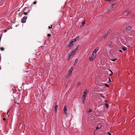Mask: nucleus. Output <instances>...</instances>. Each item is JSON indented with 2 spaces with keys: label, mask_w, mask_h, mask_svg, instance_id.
Returning a JSON list of instances; mask_svg holds the SVG:
<instances>
[{
  "label": "nucleus",
  "mask_w": 135,
  "mask_h": 135,
  "mask_svg": "<svg viewBox=\"0 0 135 135\" xmlns=\"http://www.w3.org/2000/svg\"><path fill=\"white\" fill-rule=\"evenodd\" d=\"M117 59H114L111 60L112 61H114L115 60H116Z\"/></svg>",
  "instance_id": "26"
},
{
  "label": "nucleus",
  "mask_w": 135,
  "mask_h": 135,
  "mask_svg": "<svg viewBox=\"0 0 135 135\" xmlns=\"http://www.w3.org/2000/svg\"><path fill=\"white\" fill-rule=\"evenodd\" d=\"M23 13L24 15H26L28 13H27V12H24Z\"/></svg>",
  "instance_id": "22"
},
{
  "label": "nucleus",
  "mask_w": 135,
  "mask_h": 135,
  "mask_svg": "<svg viewBox=\"0 0 135 135\" xmlns=\"http://www.w3.org/2000/svg\"><path fill=\"white\" fill-rule=\"evenodd\" d=\"M99 48L97 47L93 51V53H94L95 54H97V52Z\"/></svg>",
  "instance_id": "11"
},
{
  "label": "nucleus",
  "mask_w": 135,
  "mask_h": 135,
  "mask_svg": "<svg viewBox=\"0 0 135 135\" xmlns=\"http://www.w3.org/2000/svg\"><path fill=\"white\" fill-rule=\"evenodd\" d=\"M73 40L74 41V42L76 41L77 40L76 39V38L74 39Z\"/></svg>",
  "instance_id": "27"
},
{
  "label": "nucleus",
  "mask_w": 135,
  "mask_h": 135,
  "mask_svg": "<svg viewBox=\"0 0 135 135\" xmlns=\"http://www.w3.org/2000/svg\"><path fill=\"white\" fill-rule=\"evenodd\" d=\"M4 32H6V30H4Z\"/></svg>",
  "instance_id": "36"
},
{
  "label": "nucleus",
  "mask_w": 135,
  "mask_h": 135,
  "mask_svg": "<svg viewBox=\"0 0 135 135\" xmlns=\"http://www.w3.org/2000/svg\"><path fill=\"white\" fill-rule=\"evenodd\" d=\"M27 18L26 16H24L21 19V22L22 23H25L26 22Z\"/></svg>",
  "instance_id": "5"
},
{
  "label": "nucleus",
  "mask_w": 135,
  "mask_h": 135,
  "mask_svg": "<svg viewBox=\"0 0 135 135\" xmlns=\"http://www.w3.org/2000/svg\"><path fill=\"white\" fill-rule=\"evenodd\" d=\"M87 90L86 89H85L83 94L82 96V99L83 101L82 102V104H85V100L86 96L87 94Z\"/></svg>",
  "instance_id": "1"
},
{
  "label": "nucleus",
  "mask_w": 135,
  "mask_h": 135,
  "mask_svg": "<svg viewBox=\"0 0 135 135\" xmlns=\"http://www.w3.org/2000/svg\"><path fill=\"white\" fill-rule=\"evenodd\" d=\"M119 51L120 52H122V50H119Z\"/></svg>",
  "instance_id": "39"
},
{
  "label": "nucleus",
  "mask_w": 135,
  "mask_h": 135,
  "mask_svg": "<svg viewBox=\"0 0 135 135\" xmlns=\"http://www.w3.org/2000/svg\"><path fill=\"white\" fill-rule=\"evenodd\" d=\"M109 83H110L111 82V79H110V78H109Z\"/></svg>",
  "instance_id": "28"
},
{
  "label": "nucleus",
  "mask_w": 135,
  "mask_h": 135,
  "mask_svg": "<svg viewBox=\"0 0 135 135\" xmlns=\"http://www.w3.org/2000/svg\"><path fill=\"white\" fill-rule=\"evenodd\" d=\"M130 13L129 11H126L124 12L123 13V15L125 16H127Z\"/></svg>",
  "instance_id": "8"
},
{
  "label": "nucleus",
  "mask_w": 135,
  "mask_h": 135,
  "mask_svg": "<svg viewBox=\"0 0 135 135\" xmlns=\"http://www.w3.org/2000/svg\"><path fill=\"white\" fill-rule=\"evenodd\" d=\"M73 40H71V41H70L69 44L68 45V48L70 47L73 45Z\"/></svg>",
  "instance_id": "6"
},
{
  "label": "nucleus",
  "mask_w": 135,
  "mask_h": 135,
  "mask_svg": "<svg viewBox=\"0 0 135 135\" xmlns=\"http://www.w3.org/2000/svg\"><path fill=\"white\" fill-rule=\"evenodd\" d=\"M126 28L127 30L129 31L131 29L132 27L130 26H126Z\"/></svg>",
  "instance_id": "12"
},
{
  "label": "nucleus",
  "mask_w": 135,
  "mask_h": 135,
  "mask_svg": "<svg viewBox=\"0 0 135 135\" xmlns=\"http://www.w3.org/2000/svg\"><path fill=\"white\" fill-rule=\"evenodd\" d=\"M74 69V68L73 67H71V68L69 70V71L68 74V76H70L71 73L73 71V69Z\"/></svg>",
  "instance_id": "3"
},
{
  "label": "nucleus",
  "mask_w": 135,
  "mask_h": 135,
  "mask_svg": "<svg viewBox=\"0 0 135 135\" xmlns=\"http://www.w3.org/2000/svg\"><path fill=\"white\" fill-rule=\"evenodd\" d=\"M105 102H106V103H107V100H105Z\"/></svg>",
  "instance_id": "38"
},
{
  "label": "nucleus",
  "mask_w": 135,
  "mask_h": 135,
  "mask_svg": "<svg viewBox=\"0 0 135 135\" xmlns=\"http://www.w3.org/2000/svg\"><path fill=\"white\" fill-rule=\"evenodd\" d=\"M49 28H52V25H51L50 27L49 26Z\"/></svg>",
  "instance_id": "32"
},
{
  "label": "nucleus",
  "mask_w": 135,
  "mask_h": 135,
  "mask_svg": "<svg viewBox=\"0 0 135 135\" xmlns=\"http://www.w3.org/2000/svg\"><path fill=\"white\" fill-rule=\"evenodd\" d=\"M108 73L109 76H111L112 75L113 72L111 70L109 69L108 71Z\"/></svg>",
  "instance_id": "9"
},
{
  "label": "nucleus",
  "mask_w": 135,
  "mask_h": 135,
  "mask_svg": "<svg viewBox=\"0 0 135 135\" xmlns=\"http://www.w3.org/2000/svg\"><path fill=\"white\" fill-rule=\"evenodd\" d=\"M47 36L48 37H50L51 36V35L50 34H48L47 35Z\"/></svg>",
  "instance_id": "31"
},
{
  "label": "nucleus",
  "mask_w": 135,
  "mask_h": 135,
  "mask_svg": "<svg viewBox=\"0 0 135 135\" xmlns=\"http://www.w3.org/2000/svg\"><path fill=\"white\" fill-rule=\"evenodd\" d=\"M85 20H84V21H83L82 22V26H83L85 24Z\"/></svg>",
  "instance_id": "16"
},
{
  "label": "nucleus",
  "mask_w": 135,
  "mask_h": 135,
  "mask_svg": "<svg viewBox=\"0 0 135 135\" xmlns=\"http://www.w3.org/2000/svg\"><path fill=\"white\" fill-rule=\"evenodd\" d=\"M107 36L106 35H105L104 36H103L102 37L103 39H104L105 38L107 37Z\"/></svg>",
  "instance_id": "20"
},
{
  "label": "nucleus",
  "mask_w": 135,
  "mask_h": 135,
  "mask_svg": "<svg viewBox=\"0 0 135 135\" xmlns=\"http://www.w3.org/2000/svg\"><path fill=\"white\" fill-rule=\"evenodd\" d=\"M92 111V109H89V110L88 111V113H90V112H91Z\"/></svg>",
  "instance_id": "19"
},
{
  "label": "nucleus",
  "mask_w": 135,
  "mask_h": 135,
  "mask_svg": "<svg viewBox=\"0 0 135 135\" xmlns=\"http://www.w3.org/2000/svg\"><path fill=\"white\" fill-rule=\"evenodd\" d=\"M3 120H6V119L5 118H3Z\"/></svg>",
  "instance_id": "37"
},
{
  "label": "nucleus",
  "mask_w": 135,
  "mask_h": 135,
  "mask_svg": "<svg viewBox=\"0 0 135 135\" xmlns=\"http://www.w3.org/2000/svg\"><path fill=\"white\" fill-rule=\"evenodd\" d=\"M36 2H35V1H34L33 2V4H36Z\"/></svg>",
  "instance_id": "30"
},
{
  "label": "nucleus",
  "mask_w": 135,
  "mask_h": 135,
  "mask_svg": "<svg viewBox=\"0 0 135 135\" xmlns=\"http://www.w3.org/2000/svg\"><path fill=\"white\" fill-rule=\"evenodd\" d=\"M105 0V1H109L110 2V1H111L112 0Z\"/></svg>",
  "instance_id": "34"
},
{
  "label": "nucleus",
  "mask_w": 135,
  "mask_h": 135,
  "mask_svg": "<svg viewBox=\"0 0 135 135\" xmlns=\"http://www.w3.org/2000/svg\"><path fill=\"white\" fill-rule=\"evenodd\" d=\"M79 38V36H77L75 38L77 40H78Z\"/></svg>",
  "instance_id": "29"
},
{
  "label": "nucleus",
  "mask_w": 135,
  "mask_h": 135,
  "mask_svg": "<svg viewBox=\"0 0 135 135\" xmlns=\"http://www.w3.org/2000/svg\"><path fill=\"white\" fill-rule=\"evenodd\" d=\"M104 105L107 108H108L109 107V105L107 103H105Z\"/></svg>",
  "instance_id": "17"
},
{
  "label": "nucleus",
  "mask_w": 135,
  "mask_h": 135,
  "mask_svg": "<svg viewBox=\"0 0 135 135\" xmlns=\"http://www.w3.org/2000/svg\"><path fill=\"white\" fill-rule=\"evenodd\" d=\"M2 51H3L4 50V49L3 47H1L0 49Z\"/></svg>",
  "instance_id": "23"
},
{
  "label": "nucleus",
  "mask_w": 135,
  "mask_h": 135,
  "mask_svg": "<svg viewBox=\"0 0 135 135\" xmlns=\"http://www.w3.org/2000/svg\"><path fill=\"white\" fill-rule=\"evenodd\" d=\"M67 109L66 108V106H65L64 107V113L65 115H66L67 114Z\"/></svg>",
  "instance_id": "7"
},
{
  "label": "nucleus",
  "mask_w": 135,
  "mask_h": 135,
  "mask_svg": "<svg viewBox=\"0 0 135 135\" xmlns=\"http://www.w3.org/2000/svg\"><path fill=\"white\" fill-rule=\"evenodd\" d=\"M105 85L107 87H109V85L107 84H105Z\"/></svg>",
  "instance_id": "24"
},
{
  "label": "nucleus",
  "mask_w": 135,
  "mask_h": 135,
  "mask_svg": "<svg viewBox=\"0 0 135 135\" xmlns=\"http://www.w3.org/2000/svg\"><path fill=\"white\" fill-rule=\"evenodd\" d=\"M79 46V45L77 46H76V48L75 49H73V50L75 52V51H77L78 49V47Z\"/></svg>",
  "instance_id": "14"
},
{
  "label": "nucleus",
  "mask_w": 135,
  "mask_h": 135,
  "mask_svg": "<svg viewBox=\"0 0 135 135\" xmlns=\"http://www.w3.org/2000/svg\"><path fill=\"white\" fill-rule=\"evenodd\" d=\"M80 84V82H79V83H78V85H79Z\"/></svg>",
  "instance_id": "35"
},
{
  "label": "nucleus",
  "mask_w": 135,
  "mask_h": 135,
  "mask_svg": "<svg viewBox=\"0 0 135 135\" xmlns=\"http://www.w3.org/2000/svg\"><path fill=\"white\" fill-rule=\"evenodd\" d=\"M102 125L100 123L98 124L97 126L96 129H100L102 127Z\"/></svg>",
  "instance_id": "10"
},
{
  "label": "nucleus",
  "mask_w": 135,
  "mask_h": 135,
  "mask_svg": "<svg viewBox=\"0 0 135 135\" xmlns=\"http://www.w3.org/2000/svg\"><path fill=\"white\" fill-rule=\"evenodd\" d=\"M100 96L101 97H103V98H104V95H103L101 94L100 95Z\"/></svg>",
  "instance_id": "25"
},
{
  "label": "nucleus",
  "mask_w": 135,
  "mask_h": 135,
  "mask_svg": "<svg viewBox=\"0 0 135 135\" xmlns=\"http://www.w3.org/2000/svg\"><path fill=\"white\" fill-rule=\"evenodd\" d=\"M75 52V51L73 50L68 55V57H70L71 56H73L74 55Z\"/></svg>",
  "instance_id": "4"
},
{
  "label": "nucleus",
  "mask_w": 135,
  "mask_h": 135,
  "mask_svg": "<svg viewBox=\"0 0 135 135\" xmlns=\"http://www.w3.org/2000/svg\"><path fill=\"white\" fill-rule=\"evenodd\" d=\"M108 133L109 135H111V134L109 132H108Z\"/></svg>",
  "instance_id": "33"
},
{
  "label": "nucleus",
  "mask_w": 135,
  "mask_h": 135,
  "mask_svg": "<svg viewBox=\"0 0 135 135\" xmlns=\"http://www.w3.org/2000/svg\"><path fill=\"white\" fill-rule=\"evenodd\" d=\"M127 47H122V49L124 51L126 50H127Z\"/></svg>",
  "instance_id": "15"
},
{
  "label": "nucleus",
  "mask_w": 135,
  "mask_h": 135,
  "mask_svg": "<svg viewBox=\"0 0 135 135\" xmlns=\"http://www.w3.org/2000/svg\"><path fill=\"white\" fill-rule=\"evenodd\" d=\"M114 5V4H112V5H111V7L109 9V10H110V9H112L113 7V6Z\"/></svg>",
  "instance_id": "18"
},
{
  "label": "nucleus",
  "mask_w": 135,
  "mask_h": 135,
  "mask_svg": "<svg viewBox=\"0 0 135 135\" xmlns=\"http://www.w3.org/2000/svg\"><path fill=\"white\" fill-rule=\"evenodd\" d=\"M57 107L58 106L57 105H55L54 107V110L56 113L57 112Z\"/></svg>",
  "instance_id": "13"
},
{
  "label": "nucleus",
  "mask_w": 135,
  "mask_h": 135,
  "mask_svg": "<svg viewBox=\"0 0 135 135\" xmlns=\"http://www.w3.org/2000/svg\"><path fill=\"white\" fill-rule=\"evenodd\" d=\"M97 54L92 52V55L91 57L89 58V60L90 61H93L95 58Z\"/></svg>",
  "instance_id": "2"
},
{
  "label": "nucleus",
  "mask_w": 135,
  "mask_h": 135,
  "mask_svg": "<svg viewBox=\"0 0 135 135\" xmlns=\"http://www.w3.org/2000/svg\"><path fill=\"white\" fill-rule=\"evenodd\" d=\"M77 63V61H75V62H74V65H73L74 66H75L76 65V64Z\"/></svg>",
  "instance_id": "21"
}]
</instances>
